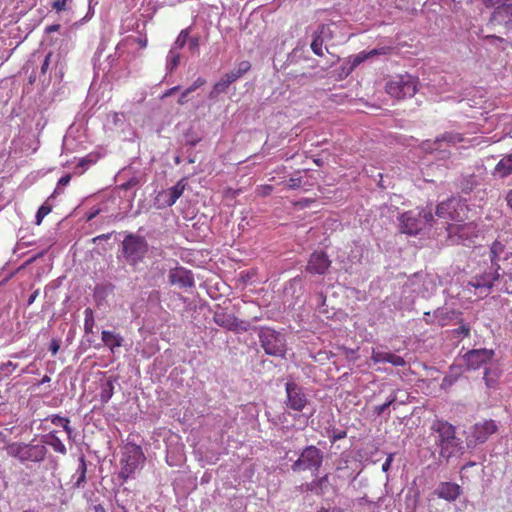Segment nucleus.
Listing matches in <instances>:
<instances>
[{"mask_svg": "<svg viewBox=\"0 0 512 512\" xmlns=\"http://www.w3.org/2000/svg\"><path fill=\"white\" fill-rule=\"evenodd\" d=\"M33 58L39 61V66L35 69L38 71V81L43 87H48L53 80L58 83L63 80L67 62L65 54L60 50L49 51L44 56L33 54Z\"/></svg>", "mask_w": 512, "mask_h": 512, "instance_id": "nucleus-1", "label": "nucleus"}, {"mask_svg": "<svg viewBox=\"0 0 512 512\" xmlns=\"http://www.w3.org/2000/svg\"><path fill=\"white\" fill-rule=\"evenodd\" d=\"M431 430L436 434L435 444L439 447L440 457L448 461L457 453H463L462 440L456 437V430L452 424L445 421H436L431 426Z\"/></svg>", "mask_w": 512, "mask_h": 512, "instance_id": "nucleus-2", "label": "nucleus"}, {"mask_svg": "<svg viewBox=\"0 0 512 512\" xmlns=\"http://www.w3.org/2000/svg\"><path fill=\"white\" fill-rule=\"evenodd\" d=\"M149 250V244L145 237L127 233L121 243L122 257L129 266H137L143 262Z\"/></svg>", "mask_w": 512, "mask_h": 512, "instance_id": "nucleus-3", "label": "nucleus"}, {"mask_svg": "<svg viewBox=\"0 0 512 512\" xmlns=\"http://www.w3.org/2000/svg\"><path fill=\"white\" fill-rule=\"evenodd\" d=\"M399 221L402 233L415 236L424 228L432 227L436 219L431 209H422L420 211H407L403 213Z\"/></svg>", "mask_w": 512, "mask_h": 512, "instance_id": "nucleus-4", "label": "nucleus"}, {"mask_svg": "<svg viewBox=\"0 0 512 512\" xmlns=\"http://www.w3.org/2000/svg\"><path fill=\"white\" fill-rule=\"evenodd\" d=\"M7 453L11 457L19 460V462L26 467H29V463H40L42 462L47 453V447L40 443H13L8 446Z\"/></svg>", "mask_w": 512, "mask_h": 512, "instance_id": "nucleus-5", "label": "nucleus"}, {"mask_svg": "<svg viewBox=\"0 0 512 512\" xmlns=\"http://www.w3.org/2000/svg\"><path fill=\"white\" fill-rule=\"evenodd\" d=\"M258 338L265 354L284 358L286 354V338L281 333L269 327H260Z\"/></svg>", "mask_w": 512, "mask_h": 512, "instance_id": "nucleus-6", "label": "nucleus"}, {"mask_svg": "<svg viewBox=\"0 0 512 512\" xmlns=\"http://www.w3.org/2000/svg\"><path fill=\"white\" fill-rule=\"evenodd\" d=\"M418 78L410 74H400L391 78L386 83V92L396 98L404 99L412 97L418 90Z\"/></svg>", "mask_w": 512, "mask_h": 512, "instance_id": "nucleus-7", "label": "nucleus"}, {"mask_svg": "<svg viewBox=\"0 0 512 512\" xmlns=\"http://www.w3.org/2000/svg\"><path fill=\"white\" fill-rule=\"evenodd\" d=\"M324 459L323 452L314 445L306 446L298 459L291 465L293 472L311 471L313 475L319 471Z\"/></svg>", "mask_w": 512, "mask_h": 512, "instance_id": "nucleus-8", "label": "nucleus"}, {"mask_svg": "<svg viewBox=\"0 0 512 512\" xmlns=\"http://www.w3.org/2000/svg\"><path fill=\"white\" fill-rule=\"evenodd\" d=\"M448 239L452 244L470 246L478 237L479 229L476 223H452L446 226Z\"/></svg>", "mask_w": 512, "mask_h": 512, "instance_id": "nucleus-9", "label": "nucleus"}, {"mask_svg": "<svg viewBox=\"0 0 512 512\" xmlns=\"http://www.w3.org/2000/svg\"><path fill=\"white\" fill-rule=\"evenodd\" d=\"M143 461L144 455L141 448L136 445H127L120 459L121 470L118 474L119 478L126 481L140 467Z\"/></svg>", "mask_w": 512, "mask_h": 512, "instance_id": "nucleus-10", "label": "nucleus"}, {"mask_svg": "<svg viewBox=\"0 0 512 512\" xmlns=\"http://www.w3.org/2000/svg\"><path fill=\"white\" fill-rule=\"evenodd\" d=\"M465 208L459 199L450 197L436 206L435 216L444 220V223L448 225V221H462L461 212Z\"/></svg>", "mask_w": 512, "mask_h": 512, "instance_id": "nucleus-11", "label": "nucleus"}, {"mask_svg": "<svg viewBox=\"0 0 512 512\" xmlns=\"http://www.w3.org/2000/svg\"><path fill=\"white\" fill-rule=\"evenodd\" d=\"M213 320L220 327L236 333L247 332L250 329L248 322L239 320L234 314L223 310L216 311Z\"/></svg>", "mask_w": 512, "mask_h": 512, "instance_id": "nucleus-12", "label": "nucleus"}, {"mask_svg": "<svg viewBox=\"0 0 512 512\" xmlns=\"http://www.w3.org/2000/svg\"><path fill=\"white\" fill-rule=\"evenodd\" d=\"M489 24L499 26L507 34L512 31V2L497 6L491 13Z\"/></svg>", "mask_w": 512, "mask_h": 512, "instance_id": "nucleus-13", "label": "nucleus"}, {"mask_svg": "<svg viewBox=\"0 0 512 512\" xmlns=\"http://www.w3.org/2000/svg\"><path fill=\"white\" fill-rule=\"evenodd\" d=\"M287 395L286 406L295 411H302L308 403L303 388L294 381L285 384Z\"/></svg>", "mask_w": 512, "mask_h": 512, "instance_id": "nucleus-14", "label": "nucleus"}, {"mask_svg": "<svg viewBox=\"0 0 512 512\" xmlns=\"http://www.w3.org/2000/svg\"><path fill=\"white\" fill-rule=\"evenodd\" d=\"M331 263L329 256L324 251H314L309 256L305 270L311 275H325Z\"/></svg>", "mask_w": 512, "mask_h": 512, "instance_id": "nucleus-15", "label": "nucleus"}, {"mask_svg": "<svg viewBox=\"0 0 512 512\" xmlns=\"http://www.w3.org/2000/svg\"><path fill=\"white\" fill-rule=\"evenodd\" d=\"M495 355L492 349H472L465 353L464 360L469 370H477L489 363Z\"/></svg>", "mask_w": 512, "mask_h": 512, "instance_id": "nucleus-16", "label": "nucleus"}, {"mask_svg": "<svg viewBox=\"0 0 512 512\" xmlns=\"http://www.w3.org/2000/svg\"><path fill=\"white\" fill-rule=\"evenodd\" d=\"M499 278V271L489 267L483 272L474 275L469 281V285L476 289L484 290L488 294Z\"/></svg>", "mask_w": 512, "mask_h": 512, "instance_id": "nucleus-17", "label": "nucleus"}, {"mask_svg": "<svg viewBox=\"0 0 512 512\" xmlns=\"http://www.w3.org/2000/svg\"><path fill=\"white\" fill-rule=\"evenodd\" d=\"M168 280L179 288H191L195 284L192 272L180 266L170 269Z\"/></svg>", "mask_w": 512, "mask_h": 512, "instance_id": "nucleus-18", "label": "nucleus"}, {"mask_svg": "<svg viewBox=\"0 0 512 512\" xmlns=\"http://www.w3.org/2000/svg\"><path fill=\"white\" fill-rule=\"evenodd\" d=\"M498 426L494 420H484L476 423L471 428V436L477 443H484L488 438L496 433Z\"/></svg>", "mask_w": 512, "mask_h": 512, "instance_id": "nucleus-19", "label": "nucleus"}, {"mask_svg": "<svg viewBox=\"0 0 512 512\" xmlns=\"http://www.w3.org/2000/svg\"><path fill=\"white\" fill-rule=\"evenodd\" d=\"M434 494L437 495L438 498L452 502L460 496L461 487L452 482H440L434 490Z\"/></svg>", "mask_w": 512, "mask_h": 512, "instance_id": "nucleus-20", "label": "nucleus"}, {"mask_svg": "<svg viewBox=\"0 0 512 512\" xmlns=\"http://www.w3.org/2000/svg\"><path fill=\"white\" fill-rule=\"evenodd\" d=\"M329 483V475L315 478L311 482L301 484L298 488L301 491L312 492L317 496H322Z\"/></svg>", "mask_w": 512, "mask_h": 512, "instance_id": "nucleus-21", "label": "nucleus"}, {"mask_svg": "<svg viewBox=\"0 0 512 512\" xmlns=\"http://www.w3.org/2000/svg\"><path fill=\"white\" fill-rule=\"evenodd\" d=\"M479 185H480V180H479L478 176H476L474 173L462 174L456 180V187L463 194L471 193Z\"/></svg>", "mask_w": 512, "mask_h": 512, "instance_id": "nucleus-22", "label": "nucleus"}, {"mask_svg": "<svg viewBox=\"0 0 512 512\" xmlns=\"http://www.w3.org/2000/svg\"><path fill=\"white\" fill-rule=\"evenodd\" d=\"M115 290V285L111 282L99 283L95 286L93 291V298L97 306H101L106 302L107 297Z\"/></svg>", "mask_w": 512, "mask_h": 512, "instance_id": "nucleus-23", "label": "nucleus"}, {"mask_svg": "<svg viewBox=\"0 0 512 512\" xmlns=\"http://www.w3.org/2000/svg\"><path fill=\"white\" fill-rule=\"evenodd\" d=\"M492 174L502 179L507 178L512 174V151L500 159Z\"/></svg>", "mask_w": 512, "mask_h": 512, "instance_id": "nucleus-24", "label": "nucleus"}, {"mask_svg": "<svg viewBox=\"0 0 512 512\" xmlns=\"http://www.w3.org/2000/svg\"><path fill=\"white\" fill-rule=\"evenodd\" d=\"M186 187L184 179L178 181L173 187L163 192L162 196L165 197V203L167 206H172L182 196Z\"/></svg>", "mask_w": 512, "mask_h": 512, "instance_id": "nucleus-25", "label": "nucleus"}, {"mask_svg": "<svg viewBox=\"0 0 512 512\" xmlns=\"http://www.w3.org/2000/svg\"><path fill=\"white\" fill-rule=\"evenodd\" d=\"M326 30H329L328 27L325 24H320L317 28V30L313 33V38L311 42V50L313 53L317 56H323V35L325 34Z\"/></svg>", "mask_w": 512, "mask_h": 512, "instance_id": "nucleus-26", "label": "nucleus"}, {"mask_svg": "<svg viewBox=\"0 0 512 512\" xmlns=\"http://www.w3.org/2000/svg\"><path fill=\"white\" fill-rule=\"evenodd\" d=\"M388 48L382 47V48H375L370 51H361L358 54L351 56L348 60L353 64V66L356 68L364 61L371 59L378 55H384L387 53Z\"/></svg>", "mask_w": 512, "mask_h": 512, "instance_id": "nucleus-27", "label": "nucleus"}, {"mask_svg": "<svg viewBox=\"0 0 512 512\" xmlns=\"http://www.w3.org/2000/svg\"><path fill=\"white\" fill-rule=\"evenodd\" d=\"M42 444L45 446L48 445L53 448V450L57 453L65 455L67 453V449L61 439L57 436L55 431H51L47 435L42 437Z\"/></svg>", "mask_w": 512, "mask_h": 512, "instance_id": "nucleus-28", "label": "nucleus"}, {"mask_svg": "<svg viewBox=\"0 0 512 512\" xmlns=\"http://www.w3.org/2000/svg\"><path fill=\"white\" fill-rule=\"evenodd\" d=\"M101 336L102 342L111 350V352H114L116 348L121 347L124 341L120 334L114 333L113 331L103 330Z\"/></svg>", "mask_w": 512, "mask_h": 512, "instance_id": "nucleus-29", "label": "nucleus"}, {"mask_svg": "<svg viewBox=\"0 0 512 512\" xmlns=\"http://www.w3.org/2000/svg\"><path fill=\"white\" fill-rule=\"evenodd\" d=\"M500 375L501 370L497 366L486 367L483 377L486 387L488 389L496 388Z\"/></svg>", "mask_w": 512, "mask_h": 512, "instance_id": "nucleus-30", "label": "nucleus"}, {"mask_svg": "<svg viewBox=\"0 0 512 512\" xmlns=\"http://www.w3.org/2000/svg\"><path fill=\"white\" fill-rule=\"evenodd\" d=\"M462 368L461 366L451 365L449 368V372L444 376L441 382L442 389L450 388L461 376Z\"/></svg>", "mask_w": 512, "mask_h": 512, "instance_id": "nucleus-31", "label": "nucleus"}, {"mask_svg": "<svg viewBox=\"0 0 512 512\" xmlns=\"http://www.w3.org/2000/svg\"><path fill=\"white\" fill-rule=\"evenodd\" d=\"M87 463L84 455H81L78 459V467L76 470V480L74 487L81 488L86 483Z\"/></svg>", "mask_w": 512, "mask_h": 512, "instance_id": "nucleus-32", "label": "nucleus"}, {"mask_svg": "<svg viewBox=\"0 0 512 512\" xmlns=\"http://www.w3.org/2000/svg\"><path fill=\"white\" fill-rule=\"evenodd\" d=\"M114 394V384L111 379H108L104 383L101 384L100 391V401L102 403H107Z\"/></svg>", "mask_w": 512, "mask_h": 512, "instance_id": "nucleus-33", "label": "nucleus"}, {"mask_svg": "<svg viewBox=\"0 0 512 512\" xmlns=\"http://www.w3.org/2000/svg\"><path fill=\"white\" fill-rule=\"evenodd\" d=\"M300 173V171H297L293 177L284 182L286 188L295 190L305 187L306 185H310L307 181L304 180Z\"/></svg>", "mask_w": 512, "mask_h": 512, "instance_id": "nucleus-34", "label": "nucleus"}, {"mask_svg": "<svg viewBox=\"0 0 512 512\" xmlns=\"http://www.w3.org/2000/svg\"><path fill=\"white\" fill-rule=\"evenodd\" d=\"M462 141V135L455 132H445L435 139V143L446 142L448 144H457Z\"/></svg>", "mask_w": 512, "mask_h": 512, "instance_id": "nucleus-35", "label": "nucleus"}, {"mask_svg": "<svg viewBox=\"0 0 512 512\" xmlns=\"http://www.w3.org/2000/svg\"><path fill=\"white\" fill-rule=\"evenodd\" d=\"M95 326L94 312L90 307L84 310V332L85 334H93Z\"/></svg>", "mask_w": 512, "mask_h": 512, "instance_id": "nucleus-36", "label": "nucleus"}, {"mask_svg": "<svg viewBox=\"0 0 512 512\" xmlns=\"http://www.w3.org/2000/svg\"><path fill=\"white\" fill-rule=\"evenodd\" d=\"M190 27L181 30L178 37L174 41L171 49L179 51L187 44L188 35L190 34Z\"/></svg>", "mask_w": 512, "mask_h": 512, "instance_id": "nucleus-37", "label": "nucleus"}, {"mask_svg": "<svg viewBox=\"0 0 512 512\" xmlns=\"http://www.w3.org/2000/svg\"><path fill=\"white\" fill-rule=\"evenodd\" d=\"M180 63V52L170 49L167 55L166 68L168 71L172 72Z\"/></svg>", "mask_w": 512, "mask_h": 512, "instance_id": "nucleus-38", "label": "nucleus"}, {"mask_svg": "<svg viewBox=\"0 0 512 512\" xmlns=\"http://www.w3.org/2000/svg\"><path fill=\"white\" fill-rule=\"evenodd\" d=\"M230 86V83L227 82V80L222 77L217 83L214 84L210 94L209 98L214 99L221 93H224L227 88Z\"/></svg>", "mask_w": 512, "mask_h": 512, "instance_id": "nucleus-39", "label": "nucleus"}, {"mask_svg": "<svg viewBox=\"0 0 512 512\" xmlns=\"http://www.w3.org/2000/svg\"><path fill=\"white\" fill-rule=\"evenodd\" d=\"M96 162V157L93 155H87L79 160L75 169L77 173L82 174L89 166Z\"/></svg>", "mask_w": 512, "mask_h": 512, "instance_id": "nucleus-40", "label": "nucleus"}, {"mask_svg": "<svg viewBox=\"0 0 512 512\" xmlns=\"http://www.w3.org/2000/svg\"><path fill=\"white\" fill-rule=\"evenodd\" d=\"M52 210V206L48 204L46 201L44 204H42L35 216V224L40 225L46 215H48Z\"/></svg>", "mask_w": 512, "mask_h": 512, "instance_id": "nucleus-41", "label": "nucleus"}, {"mask_svg": "<svg viewBox=\"0 0 512 512\" xmlns=\"http://www.w3.org/2000/svg\"><path fill=\"white\" fill-rule=\"evenodd\" d=\"M509 255H512V253H506L505 256L502 257L501 254H492L490 252L489 253V258H490L491 265L489 267L499 271L501 269V266H500L499 262L501 260H507L509 258Z\"/></svg>", "mask_w": 512, "mask_h": 512, "instance_id": "nucleus-42", "label": "nucleus"}, {"mask_svg": "<svg viewBox=\"0 0 512 512\" xmlns=\"http://www.w3.org/2000/svg\"><path fill=\"white\" fill-rule=\"evenodd\" d=\"M390 352L372 350L371 359L374 363H387L388 356H390Z\"/></svg>", "mask_w": 512, "mask_h": 512, "instance_id": "nucleus-43", "label": "nucleus"}, {"mask_svg": "<svg viewBox=\"0 0 512 512\" xmlns=\"http://www.w3.org/2000/svg\"><path fill=\"white\" fill-rule=\"evenodd\" d=\"M199 41H200L199 36H190V34L188 35V40H187L188 49L192 54L197 53L199 51V45H200Z\"/></svg>", "mask_w": 512, "mask_h": 512, "instance_id": "nucleus-44", "label": "nucleus"}, {"mask_svg": "<svg viewBox=\"0 0 512 512\" xmlns=\"http://www.w3.org/2000/svg\"><path fill=\"white\" fill-rule=\"evenodd\" d=\"M388 359L387 363H390L393 366L403 367L406 365L404 358L396 354L391 353L390 356H388Z\"/></svg>", "mask_w": 512, "mask_h": 512, "instance_id": "nucleus-45", "label": "nucleus"}, {"mask_svg": "<svg viewBox=\"0 0 512 512\" xmlns=\"http://www.w3.org/2000/svg\"><path fill=\"white\" fill-rule=\"evenodd\" d=\"M140 183H141V179L137 176H133L129 180H127L125 183H123L121 185V188L124 190H128L130 188L140 185Z\"/></svg>", "mask_w": 512, "mask_h": 512, "instance_id": "nucleus-46", "label": "nucleus"}, {"mask_svg": "<svg viewBox=\"0 0 512 512\" xmlns=\"http://www.w3.org/2000/svg\"><path fill=\"white\" fill-rule=\"evenodd\" d=\"M490 251L492 254H503L505 252V245L500 241H494L490 246Z\"/></svg>", "mask_w": 512, "mask_h": 512, "instance_id": "nucleus-47", "label": "nucleus"}, {"mask_svg": "<svg viewBox=\"0 0 512 512\" xmlns=\"http://www.w3.org/2000/svg\"><path fill=\"white\" fill-rule=\"evenodd\" d=\"M347 436L345 430H333V433L329 436L331 443H335L338 440L344 439Z\"/></svg>", "mask_w": 512, "mask_h": 512, "instance_id": "nucleus-48", "label": "nucleus"}, {"mask_svg": "<svg viewBox=\"0 0 512 512\" xmlns=\"http://www.w3.org/2000/svg\"><path fill=\"white\" fill-rule=\"evenodd\" d=\"M51 423L56 426H62L66 423H70V420L66 417H62L60 415H52L50 417Z\"/></svg>", "mask_w": 512, "mask_h": 512, "instance_id": "nucleus-49", "label": "nucleus"}, {"mask_svg": "<svg viewBox=\"0 0 512 512\" xmlns=\"http://www.w3.org/2000/svg\"><path fill=\"white\" fill-rule=\"evenodd\" d=\"M511 2V0H482V3L487 7V8H491V7H494V9L499 6V5H502L503 3H509Z\"/></svg>", "mask_w": 512, "mask_h": 512, "instance_id": "nucleus-50", "label": "nucleus"}, {"mask_svg": "<svg viewBox=\"0 0 512 512\" xmlns=\"http://www.w3.org/2000/svg\"><path fill=\"white\" fill-rule=\"evenodd\" d=\"M205 83H206V80L204 78L198 77L194 81V83L191 86H189L186 90H187V92H189L191 94L193 91H195L196 89L200 88Z\"/></svg>", "mask_w": 512, "mask_h": 512, "instance_id": "nucleus-51", "label": "nucleus"}, {"mask_svg": "<svg viewBox=\"0 0 512 512\" xmlns=\"http://www.w3.org/2000/svg\"><path fill=\"white\" fill-rule=\"evenodd\" d=\"M241 77L239 73H237V70L234 69L224 75V78L227 80L228 83L232 84L236 80H238Z\"/></svg>", "mask_w": 512, "mask_h": 512, "instance_id": "nucleus-52", "label": "nucleus"}, {"mask_svg": "<svg viewBox=\"0 0 512 512\" xmlns=\"http://www.w3.org/2000/svg\"><path fill=\"white\" fill-rule=\"evenodd\" d=\"M251 68V64L248 61H242L238 64V67L236 68L237 73H239L241 76L248 72Z\"/></svg>", "mask_w": 512, "mask_h": 512, "instance_id": "nucleus-53", "label": "nucleus"}, {"mask_svg": "<svg viewBox=\"0 0 512 512\" xmlns=\"http://www.w3.org/2000/svg\"><path fill=\"white\" fill-rule=\"evenodd\" d=\"M316 300H317V303L318 305L320 306V312H326V310L324 309V306H325V303H326V296L323 292H319L317 295H316Z\"/></svg>", "mask_w": 512, "mask_h": 512, "instance_id": "nucleus-54", "label": "nucleus"}, {"mask_svg": "<svg viewBox=\"0 0 512 512\" xmlns=\"http://www.w3.org/2000/svg\"><path fill=\"white\" fill-rule=\"evenodd\" d=\"M60 349V340L58 339H52L49 345V350L51 351L52 355H56Z\"/></svg>", "mask_w": 512, "mask_h": 512, "instance_id": "nucleus-55", "label": "nucleus"}, {"mask_svg": "<svg viewBox=\"0 0 512 512\" xmlns=\"http://www.w3.org/2000/svg\"><path fill=\"white\" fill-rule=\"evenodd\" d=\"M355 67L353 66V64L347 60L344 65L342 66V73L345 75V76H348L349 74H351L353 71H354Z\"/></svg>", "mask_w": 512, "mask_h": 512, "instance_id": "nucleus-56", "label": "nucleus"}, {"mask_svg": "<svg viewBox=\"0 0 512 512\" xmlns=\"http://www.w3.org/2000/svg\"><path fill=\"white\" fill-rule=\"evenodd\" d=\"M388 408L389 406L386 403H383L382 405L375 406L373 408V413L376 416H381Z\"/></svg>", "mask_w": 512, "mask_h": 512, "instance_id": "nucleus-57", "label": "nucleus"}, {"mask_svg": "<svg viewBox=\"0 0 512 512\" xmlns=\"http://www.w3.org/2000/svg\"><path fill=\"white\" fill-rule=\"evenodd\" d=\"M113 232H110V233H106V234H101V235H98L96 237H94L92 239V242L94 244H97L99 241H102V240H109L112 236Z\"/></svg>", "mask_w": 512, "mask_h": 512, "instance_id": "nucleus-58", "label": "nucleus"}, {"mask_svg": "<svg viewBox=\"0 0 512 512\" xmlns=\"http://www.w3.org/2000/svg\"><path fill=\"white\" fill-rule=\"evenodd\" d=\"M392 461H393V455H392V454H390V455L386 458L385 462H384V463H383V465H382V471H383V472H388V471H389V469H390V467H391V463H392Z\"/></svg>", "mask_w": 512, "mask_h": 512, "instance_id": "nucleus-59", "label": "nucleus"}, {"mask_svg": "<svg viewBox=\"0 0 512 512\" xmlns=\"http://www.w3.org/2000/svg\"><path fill=\"white\" fill-rule=\"evenodd\" d=\"M485 39L488 40L490 43H493V42H505L506 40L500 36H496V35H487L485 36Z\"/></svg>", "mask_w": 512, "mask_h": 512, "instance_id": "nucleus-60", "label": "nucleus"}, {"mask_svg": "<svg viewBox=\"0 0 512 512\" xmlns=\"http://www.w3.org/2000/svg\"><path fill=\"white\" fill-rule=\"evenodd\" d=\"M37 80H38V71H37V69L33 68V71L28 78V82H29V84H34Z\"/></svg>", "mask_w": 512, "mask_h": 512, "instance_id": "nucleus-61", "label": "nucleus"}, {"mask_svg": "<svg viewBox=\"0 0 512 512\" xmlns=\"http://www.w3.org/2000/svg\"><path fill=\"white\" fill-rule=\"evenodd\" d=\"M457 333L463 334L464 336H468L470 333V328L467 325H461L457 330Z\"/></svg>", "mask_w": 512, "mask_h": 512, "instance_id": "nucleus-62", "label": "nucleus"}, {"mask_svg": "<svg viewBox=\"0 0 512 512\" xmlns=\"http://www.w3.org/2000/svg\"><path fill=\"white\" fill-rule=\"evenodd\" d=\"M71 180V176L69 174L62 176L59 181L58 185L66 186Z\"/></svg>", "mask_w": 512, "mask_h": 512, "instance_id": "nucleus-63", "label": "nucleus"}, {"mask_svg": "<svg viewBox=\"0 0 512 512\" xmlns=\"http://www.w3.org/2000/svg\"><path fill=\"white\" fill-rule=\"evenodd\" d=\"M507 206L512 210V190H509L506 195Z\"/></svg>", "mask_w": 512, "mask_h": 512, "instance_id": "nucleus-64", "label": "nucleus"}]
</instances>
